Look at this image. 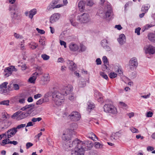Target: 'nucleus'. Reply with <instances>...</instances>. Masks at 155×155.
<instances>
[{
    "label": "nucleus",
    "instance_id": "69168bd1",
    "mask_svg": "<svg viewBox=\"0 0 155 155\" xmlns=\"http://www.w3.org/2000/svg\"><path fill=\"white\" fill-rule=\"evenodd\" d=\"M42 96V95L39 94L35 95L34 96V98L35 99H37L38 98L41 97Z\"/></svg>",
    "mask_w": 155,
    "mask_h": 155
},
{
    "label": "nucleus",
    "instance_id": "0eeeda50",
    "mask_svg": "<svg viewBox=\"0 0 155 155\" xmlns=\"http://www.w3.org/2000/svg\"><path fill=\"white\" fill-rule=\"evenodd\" d=\"M60 0H53L50 3L49 5L47 6V10L50 11L55 8H59L63 6L62 4H59L56 5L59 2Z\"/></svg>",
    "mask_w": 155,
    "mask_h": 155
},
{
    "label": "nucleus",
    "instance_id": "3c124183",
    "mask_svg": "<svg viewBox=\"0 0 155 155\" xmlns=\"http://www.w3.org/2000/svg\"><path fill=\"white\" fill-rule=\"evenodd\" d=\"M77 66H71L69 65V69L72 71H74L76 69Z\"/></svg>",
    "mask_w": 155,
    "mask_h": 155
},
{
    "label": "nucleus",
    "instance_id": "a19ab883",
    "mask_svg": "<svg viewBox=\"0 0 155 155\" xmlns=\"http://www.w3.org/2000/svg\"><path fill=\"white\" fill-rule=\"evenodd\" d=\"M100 74L102 77L106 80H107L108 79L107 75L103 72H101L100 73Z\"/></svg>",
    "mask_w": 155,
    "mask_h": 155
},
{
    "label": "nucleus",
    "instance_id": "37998d69",
    "mask_svg": "<svg viewBox=\"0 0 155 155\" xmlns=\"http://www.w3.org/2000/svg\"><path fill=\"white\" fill-rule=\"evenodd\" d=\"M117 74L114 72H111L109 74V76L110 78H116L117 76Z\"/></svg>",
    "mask_w": 155,
    "mask_h": 155
},
{
    "label": "nucleus",
    "instance_id": "ea45409f",
    "mask_svg": "<svg viewBox=\"0 0 155 155\" xmlns=\"http://www.w3.org/2000/svg\"><path fill=\"white\" fill-rule=\"evenodd\" d=\"M103 146L102 144H101L98 142H96L95 143V147L96 148H101Z\"/></svg>",
    "mask_w": 155,
    "mask_h": 155
},
{
    "label": "nucleus",
    "instance_id": "338daca9",
    "mask_svg": "<svg viewBox=\"0 0 155 155\" xmlns=\"http://www.w3.org/2000/svg\"><path fill=\"white\" fill-rule=\"evenodd\" d=\"M74 98V94H70L69 97V99L71 101H73Z\"/></svg>",
    "mask_w": 155,
    "mask_h": 155
},
{
    "label": "nucleus",
    "instance_id": "473e14b6",
    "mask_svg": "<svg viewBox=\"0 0 155 155\" xmlns=\"http://www.w3.org/2000/svg\"><path fill=\"white\" fill-rule=\"evenodd\" d=\"M29 48L32 49H35L38 47V45L36 43L31 42L29 44Z\"/></svg>",
    "mask_w": 155,
    "mask_h": 155
},
{
    "label": "nucleus",
    "instance_id": "7ed1b4c3",
    "mask_svg": "<svg viewBox=\"0 0 155 155\" xmlns=\"http://www.w3.org/2000/svg\"><path fill=\"white\" fill-rule=\"evenodd\" d=\"M64 94L61 91H55L52 93V97L56 105H61L64 101Z\"/></svg>",
    "mask_w": 155,
    "mask_h": 155
},
{
    "label": "nucleus",
    "instance_id": "de8ad7c7",
    "mask_svg": "<svg viewBox=\"0 0 155 155\" xmlns=\"http://www.w3.org/2000/svg\"><path fill=\"white\" fill-rule=\"evenodd\" d=\"M42 120V118L41 117H38L37 118H33L31 120V121L34 122H35L37 121H39Z\"/></svg>",
    "mask_w": 155,
    "mask_h": 155
},
{
    "label": "nucleus",
    "instance_id": "cd10ccee",
    "mask_svg": "<svg viewBox=\"0 0 155 155\" xmlns=\"http://www.w3.org/2000/svg\"><path fill=\"white\" fill-rule=\"evenodd\" d=\"M71 155H84L83 151H79L78 150H72Z\"/></svg>",
    "mask_w": 155,
    "mask_h": 155
},
{
    "label": "nucleus",
    "instance_id": "f257e3e1",
    "mask_svg": "<svg viewBox=\"0 0 155 155\" xmlns=\"http://www.w3.org/2000/svg\"><path fill=\"white\" fill-rule=\"evenodd\" d=\"M69 142H68L66 144L68 151L71 150V148L74 146L77 150L79 151H83L84 153V151L87 150H90L92 147L91 143L88 141H82L76 139L72 142L71 144H69Z\"/></svg>",
    "mask_w": 155,
    "mask_h": 155
},
{
    "label": "nucleus",
    "instance_id": "a878e982",
    "mask_svg": "<svg viewBox=\"0 0 155 155\" xmlns=\"http://www.w3.org/2000/svg\"><path fill=\"white\" fill-rule=\"evenodd\" d=\"M70 49L73 51H76L79 49L78 46L76 44H71L69 46Z\"/></svg>",
    "mask_w": 155,
    "mask_h": 155
},
{
    "label": "nucleus",
    "instance_id": "6ab92c4d",
    "mask_svg": "<svg viewBox=\"0 0 155 155\" xmlns=\"http://www.w3.org/2000/svg\"><path fill=\"white\" fill-rule=\"evenodd\" d=\"M94 96L95 99L97 100L98 102L100 103L103 102L102 96L99 92L95 91L94 93Z\"/></svg>",
    "mask_w": 155,
    "mask_h": 155
},
{
    "label": "nucleus",
    "instance_id": "c9c22d12",
    "mask_svg": "<svg viewBox=\"0 0 155 155\" xmlns=\"http://www.w3.org/2000/svg\"><path fill=\"white\" fill-rule=\"evenodd\" d=\"M102 61L104 64V65L106 67H107L106 65L108 64V61L107 58V57L106 56H104L102 58Z\"/></svg>",
    "mask_w": 155,
    "mask_h": 155
},
{
    "label": "nucleus",
    "instance_id": "412c9836",
    "mask_svg": "<svg viewBox=\"0 0 155 155\" xmlns=\"http://www.w3.org/2000/svg\"><path fill=\"white\" fill-rule=\"evenodd\" d=\"M107 41L106 39L103 40L101 41V45L103 48L107 51H109L110 50V47L107 45Z\"/></svg>",
    "mask_w": 155,
    "mask_h": 155
},
{
    "label": "nucleus",
    "instance_id": "423d86ee",
    "mask_svg": "<svg viewBox=\"0 0 155 155\" xmlns=\"http://www.w3.org/2000/svg\"><path fill=\"white\" fill-rule=\"evenodd\" d=\"M77 20L81 23H86L90 20L89 15L87 13H84L78 15L77 17Z\"/></svg>",
    "mask_w": 155,
    "mask_h": 155
},
{
    "label": "nucleus",
    "instance_id": "dca6fc26",
    "mask_svg": "<svg viewBox=\"0 0 155 155\" xmlns=\"http://www.w3.org/2000/svg\"><path fill=\"white\" fill-rule=\"evenodd\" d=\"M71 135L70 133L65 134L64 133L62 136V138L63 140H64L66 141L65 143V148L66 150L68 151V149L67 148V146L66 145V143L68 142H69V144H71L72 142L70 141V138L71 137Z\"/></svg>",
    "mask_w": 155,
    "mask_h": 155
},
{
    "label": "nucleus",
    "instance_id": "6e6552de",
    "mask_svg": "<svg viewBox=\"0 0 155 155\" xmlns=\"http://www.w3.org/2000/svg\"><path fill=\"white\" fill-rule=\"evenodd\" d=\"M17 69L15 68V66L13 65L10 66L5 68L4 69V72L5 73L4 76L5 77H8L11 75L13 71H17Z\"/></svg>",
    "mask_w": 155,
    "mask_h": 155
},
{
    "label": "nucleus",
    "instance_id": "393cba45",
    "mask_svg": "<svg viewBox=\"0 0 155 155\" xmlns=\"http://www.w3.org/2000/svg\"><path fill=\"white\" fill-rule=\"evenodd\" d=\"M87 104L88 106L87 110L89 112L90 111V110L94 109L95 107L94 104L91 101H88L87 103Z\"/></svg>",
    "mask_w": 155,
    "mask_h": 155
},
{
    "label": "nucleus",
    "instance_id": "39448f33",
    "mask_svg": "<svg viewBox=\"0 0 155 155\" xmlns=\"http://www.w3.org/2000/svg\"><path fill=\"white\" fill-rule=\"evenodd\" d=\"M104 111L106 113H110L113 115H116L117 113V108L113 105L110 104H106L103 107Z\"/></svg>",
    "mask_w": 155,
    "mask_h": 155
},
{
    "label": "nucleus",
    "instance_id": "052dcab7",
    "mask_svg": "<svg viewBox=\"0 0 155 155\" xmlns=\"http://www.w3.org/2000/svg\"><path fill=\"white\" fill-rule=\"evenodd\" d=\"M21 68L22 71H24L27 68V67L25 64H23L21 66Z\"/></svg>",
    "mask_w": 155,
    "mask_h": 155
},
{
    "label": "nucleus",
    "instance_id": "13d9d810",
    "mask_svg": "<svg viewBox=\"0 0 155 155\" xmlns=\"http://www.w3.org/2000/svg\"><path fill=\"white\" fill-rule=\"evenodd\" d=\"M13 87L15 90H18L19 88L18 85L15 84H13Z\"/></svg>",
    "mask_w": 155,
    "mask_h": 155
},
{
    "label": "nucleus",
    "instance_id": "bf43d9fd",
    "mask_svg": "<svg viewBox=\"0 0 155 155\" xmlns=\"http://www.w3.org/2000/svg\"><path fill=\"white\" fill-rule=\"evenodd\" d=\"M153 115V113L150 111L147 112L146 114V116L147 117H151Z\"/></svg>",
    "mask_w": 155,
    "mask_h": 155
},
{
    "label": "nucleus",
    "instance_id": "4468645a",
    "mask_svg": "<svg viewBox=\"0 0 155 155\" xmlns=\"http://www.w3.org/2000/svg\"><path fill=\"white\" fill-rule=\"evenodd\" d=\"M144 50L146 54H153L155 53V48L151 45L146 46L144 48Z\"/></svg>",
    "mask_w": 155,
    "mask_h": 155
},
{
    "label": "nucleus",
    "instance_id": "79ce46f5",
    "mask_svg": "<svg viewBox=\"0 0 155 155\" xmlns=\"http://www.w3.org/2000/svg\"><path fill=\"white\" fill-rule=\"evenodd\" d=\"M41 57L44 60H47L50 58V57L45 54H42Z\"/></svg>",
    "mask_w": 155,
    "mask_h": 155
},
{
    "label": "nucleus",
    "instance_id": "c03bdc74",
    "mask_svg": "<svg viewBox=\"0 0 155 155\" xmlns=\"http://www.w3.org/2000/svg\"><path fill=\"white\" fill-rule=\"evenodd\" d=\"M52 93L51 91H49V92L45 94L44 95V97L48 98L49 97L52 95Z\"/></svg>",
    "mask_w": 155,
    "mask_h": 155
},
{
    "label": "nucleus",
    "instance_id": "4c0bfd02",
    "mask_svg": "<svg viewBox=\"0 0 155 155\" xmlns=\"http://www.w3.org/2000/svg\"><path fill=\"white\" fill-rule=\"evenodd\" d=\"M9 101L8 100H5L0 102V104L1 105L8 106L9 105Z\"/></svg>",
    "mask_w": 155,
    "mask_h": 155
},
{
    "label": "nucleus",
    "instance_id": "9b49d317",
    "mask_svg": "<svg viewBox=\"0 0 155 155\" xmlns=\"http://www.w3.org/2000/svg\"><path fill=\"white\" fill-rule=\"evenodd\" d=\"M68 117L72 121H76L80 120L81 115L78 112L74 111L68 115Z\"/></svg>",
    "mask_w": 155,
    "mask_h": 155
},
{
    "label": "nucleus",
    "instance_id": "58836bf2",
    "mask_svg": "<svg viewBox=\"0 0 155 155\" xmlns=\"http://www.w3.org/2000/svg\"><path fill=\"white\" fill-rule=\"evenodd\" d=\"M13 35L15 37L16 39H23V38L22 35H20L18 34L17 33H14Z\"/></svg>",
    "mask_w": 155,
    "mask_h": 155
},
{
    "label": "nucleus",
    "instance_id": "49530a36",
    "mask_svg": "<svg viewBox=\"0 0 155 155\" xmlns=\"http://www.w3.org/2000/svg\"><path fill=\"white\" fill-rule=\"evenodd\" d=\"M130 130L133 133H138L139 132L137 129L133 127H130Z\"/></svg>",
    "mask_w": 155,
    "mask_h": 155
},
{
    "label": "nucleus",
    "instance_id": "7c9ffc66",
    "mask_svg": "<svg viewBox=\"0 0 155 155\" xmlns=\"http://www.w3.org/2000/svg\"><path fill=\"white\" fill-rule=\"evenodd\" d=\"M87 137L94 140H96L95 139H97V137L93 133L91 132L87 135Z\"/></svg>",
    "mask_w": 155,
    "mask_h": 155
},
{
    "label": "nucleus",
    "instance_id": "ddd939ff",
    "mask_svg": "<svg viewBox=\"0 0 155 155\" xmlns=\"http://www.w3.org/2000/svg\"><path fill=\"white\" fill-rule=\"evenodd\" d=\"M73 90L72 86L71 84H68L64 86L63 89L61 91L64 94V96H66L68 94H71Z\"/></svg>",
    "mask_w": 155,
    "mask_h": 155
},
{
    "label": "nucleus",
    "instance_id": "603ef678",
    "mask_svg": "<svg viewBox=\"0 0 155 155\" xmlns=\"http://www.w3.org/2000/svg\"><path fill=\"white\" fill-rule=\"evenodd\" d=\"M152 26V25H149V24H147L145 26L144 28V29L143 30V31L145 30H148L150 28H151Z\"/></svg>",
    "mask_w": 155,
    "mask_h": 155
},
{
    "label": "nucleus",
    "instance_id": "c756f323",
    "mask_svg": "<svg viewBox=\"0 0 155 155\" xmlns=\"http://www.w3.org/2000/svg\"><path fill=\"white\" fill-rule=\"evenodd\" d=\"M148 39L152 42L155 41V34L153 33L149 34L147 36Z\"/></svg>",
    "mask_w": 155,
    "mask_h": 155
},
{
    "label": "nucleus",
    "instance_id": "2eb2a0df",
    "mask_svg": "<svg viewBox=\"0 0 155 155\" xmlns=\"http://www.w3.org/2000/svg\"><path fill=\"white\" fill-rule=\"evenodd\" d=\"M7 82H4L0 85V92L2 94H7L9 92V90L7 88Z\"/></svg>",
    "mask_w": 155,
    "mask_h": 155
},
{
    "label": "nucleus",
    "instance_id": "09e8293b",
    "mask_svg": "<svg viewBox=\"0 0 155 155\" xmlns=\"http://www.w3.org/2000/svg\"><path fill=\"white\" fill-rule=\"evenodd\" d=\"M86 49V47L83 45H81L80 46V49L79 51L83 52L85 51Z\"/></svg>",
    "mask_w": 155,
    "mask_h": 155
},
{
    "label": "nucleus",
    "instance_id": "4d7b16f0",
    "mask_svg": "<svg viewBox=\"0 0 155 155\" xmlns=\"http://www.w3.org/2000/svg\"><path fill=\"white\" fill-rule=\"evenodd\" d=\"M36 30L37 31L38 33L41 34H44L45 32L44 30L39 29L38 28H36Z\"/></svg>",
    "mask_w": 155,
    "mask_h": 155
},
{
    "label": "nucleus",
    "instance_id": "5701e85b",
    "mask_svg": "<svg viewBox=\"0 0 155 155\" xmlns=\"http://www.w3.org/2000/svg\"><path fill=\"white\" fill-rule=\"evenodd\" d=\"M38 75V74L37 72L34 73L32 76L29 78L28 81L31 83H35L37 78V76Z\"/></svg>",
    "mask_w": 155,
    "mask_h": 155
},
{
    "label": "nucleus",
    "instance_id": "e433bc0d",
    "mask_svg": "<svg viewBox=\"0 0 155 155\" xmlns=\"http://www.w3.org/2000/svg\"><path fill=\"white\" fill-rule=\"evenodd\" d=\"M85 4L88 6H92L94 4V3L92 0H87Z\"/></svg>",
    "mask_w": 155,
    "mask_h": 155
},
{
    "label": "nucleus",
    "instance_id": "f704fd0d",
    "mask_svg": "<svg viewBox=\"0 0 155 155\" xmlns=\"http://www.w3.org/2000/svg\"><path fill=\"white\" fill-rule=\"evenodd\" d=\"M2 117L4 120L8 119L10 117V115L6 112L2 113Z\"/></svg>",
    "mask_w": 155,
    "mask_h": 155
},
{
    "label": "nucleus",
    "instance_id": "20e7f679",
    "mask_svg": "<svg viewBox=\"0 0 155 155\" xmlns=\"http://www.w3.org/2000/svg\"><path fill=\"white\" fill-rule=\"evenodd\" d=\"M9 10L10 12L11 16L13 20L18 19V15L17 12L18 10V8L16 5H13L9 7Z\"/></svg>",
    "mask_w": 155,
    "mask_h": 155
},
{
    "label": "nucleus",
    "instance_id": "c85d7f7f",
    "mask_svg": "<svg viewBox=\"0 0 155 155\" xmlns=\"http://www.w3.org/2000/svg\"><path fill=\"white\" fill-rule=\"evenodd\" d=\"M150 6L149 5H143L141 8V12L145 13H146L150 8Z\"/></svg>",
    "mask_w": 155,
    "mask_h": 155
},
{
    "label": "nucleus",
    "instance_id": "6e6d98bb",
    "mask_svg": "<svg viewBox=\"0 0 155 155\" xmlns=\"http://www.w3.org/2000/svg\"><path fill=\"white\" fill-rule=\"evenodd\" d=\"M33 145V143L30 142H28L26 144V148L28 149Z\"/></svg>",
    "mask_w": 155,
    "mask_h": 155
},
{
    "label": "nucleus",
    "instance_id": "f3484780",
    "mask_svg": "<svg viewBox=\"0 0 155 155\" xmlns=\"http://www.w3.org/2000/svg\"><path fill=\"white\" fill-rule=\"evenodd\" d=\"M69 20L72 25L77 28H79V23L76 22L75 16L74 15H72L70 16Z\"/></svg>",
    "mask_w": 155,
    "mask_h": 155
},
{
    "label": "nucleus",
    "instance_id": "f03ea898",
    "mask_svg": "<svg viewBox=\"0 0 155 155\" xmlns=\"http://www.w3.org/2000/svg\"><path fill=\"white\" fill-rule=\"evenodd\" d=\"M35 106L34 104L27 105L21 108L20 110L24 111L30 108L26 112H22L21 111H18L14 113L11 116V118L16 119L17 120H19L24 119L29 116H30L32 112V108Z\"/></svg>",
    "mask_w": 155,
    "mask_h": 155
},
{
    "label": "nucleus",
    "instance_id": "e2e57ef3",
    "mask_svg": "<svg viewBox=\"0 0 155 155\" xmlns=\"http://www.w3.org/2000/svg\"><path fill=\"white\" fill-rule=\"evenodd\" d=\"M96 62L97 65H100L101 64V59L100 58H97V59Z\"/></svg>",
    "mask_w": 155,
    "mask_h": 155
},
{
    "label": "nucleus",
    "instance_id": "f8f14e48",
    "mask_svg": "<svg viewBox=\"0 0 155 155\" xmlns=\"http://www.w3.org/2000/svg\"><path fill=\"white\" fill-rule=\"evenodd\" d=\"M107 7L108 10L106 13L103 15H101L102 14L100 15L101 17L104 19L110 17L113 13L112 9L111 6L109 5H107Z\"/></svg>",
    "mask_w": 155,
    "mask_h": 155
},
{
    "label": "nucleus",
    "instance_id": "aec40b11",
    "mask_svg": "<svg viewBox=\"0 0 155 155\" xmlns=\"http://www.w3.org/2000/svg\"><path fill=\"white\" fill-rule=\"evenodd\" d=\"M122 133L120 131L115 133H113L110 136V139L112 140L119 139V138L121 137L122 135Z\"/></svg>",
    "mask_w": 155,
    "mask_h": 155
},
{
    "label": "nucleus",
    "instance_id": "0e129e2a",
    "mask_svg": "<svg viewBox=\"0 0 155 155\" xmlns=\"http://www.w3.org/2000/svg\"><path fill=\"white\" fill-rule=\"evenodd\" d=\"M25 98H22L19 99L18 102L21 104H24L25 103Z\"/></svg>",
    "mask_w": 155,
    "mask_h": 155
},
{
    "label": "nucleus",
    "instance_id": "774afa93",
    "mask_svg": "<svg viewBox=\"0 0 155 155\" xmlns=\"http://www.w3.org/2000/svg\"><path fill=\"white\" fill-rule=\"evenodd\" d=\"M154 148L153 147L148 146L147 147V150L148 151H152L154 150Z\"/></svg>",
    "mask_w": 155,
    "mask_h": 155
},
{
    "label": "nucleus",
    "instance_id": "8fccbe9b",
    "mask_svg": "<svg viewBox=\"0 0 155 155\" xmlns=\"http://www.w3.org/2000/svg\"><path fill=\"white\" fill-rule=\"evenodd\" d=\"M44 99H42V98L40 99L37 101L36 104L37 105L41 104L44 103Z\"/></svg>",
    "mask_w": 155,
    "mask_h": 155
},
{
    "label": "nucleus",
    "instance_id": "5fc2aeb1",
    "mask_svg": "<svg viewBox=\"0 0 155 155\" xmlns=\"http://www.w3.org/2000/svg\"><path fill=\"white\" fill-rule=\"evenodd\" d=\"M141 30V28L140 27H138L135 29V33H137L138 35H140V31Z\"/></svg>",
    "mask_w": 155,
    "mask_h": 155
},
{
    "label": "nucleus",
    "instance_id": "72a5a7b5",
    "mask_svg": "<svg viewBox=\"0 0 155 155\" xmlns=\"http://www.w3.org/2000/svg\"><path fill=\"white\" fill-rule=\"evenodd\" d=\"M10 141V140L9 139L6 138V139L2 140V143L1 144V145L2 146H5V145L10 143H9Z\"/></svg>",
    "mask_w": 155,
    "mask_h": 155
},
{
    "label": "nucleus",
    "instance_id": "9d476101",
    "mask_svg": "<svg viewBox=\"0 0 155 155\" xmlns=\"http://www.w3.org/2000/svg\"><path fill=\"white\" fill-rule=\"evenodd\" d=\"M138 65L137 59L135 57L131 58L129 61V67L130 70L132 71L136 69Z\"/></svg>",
    "mask_w": 155,
    "mask_h": 155
},
{
    "label": "nucleus",
    "instance_id": "a211bd4d",
    "mask_svg": "<svg viewBox=\"0 0 155 155\" xmlns=\"http://www.w3.org/2000/svg\"><path fill=\"white\" fill-rule=\"evenodd\" d=\"M60 17V14L59 13H55L53 14L50 18V22L53 23L57 21Z\"/></svg>",
    "mask_w": 155,
    "mask_h": 155
},
{
    "label": "nucleus",
    "instance_id": "864d4df0",
    "mask_svg": "<svg viewBox=\"0 0 155 155\" xmlns=\"http://www.w3.org/2000/svg\"><path fill=\"white\" fill-rule=\"evenodd\" d=\"M25 126V124H22L18 125L17 127H15V128L16 129V130H17L18 129H20L21 128L24 127Z\"/></svg>",
    "mask_w": 155,
    "mask_h": 155
},
{
    "label": "nucleus",
    "instance_id": "bb28decb",
    "mask_svg": "<svg viewBox=\"0 0 155 155\" xmlns=\"http://www.w3.org/2000/svg\"><path fill=\"white\" fill-rule=\"evenodd\" d=\"M37 11L36 9H33L31 10L29 12L28 17L31 19H32L33 16L37 13Z\"/></svg>",
    "mask_w": 155,
    "mask_h": 155
},
{
    "label": "nucleus",
    "instance_id": "4be33fe9",
    "mask_svg": "<svg viewBox=\"0 0 155 155\" xmlns=\"http://www.w3.org/2000/svg\"><path fill=\"white\" fill-rule=\"evenodd\" d=\"M118 41L120 44L122 45L126 42V38L125 35L123 34H121L119 36V38Z\"/></svg>",
    "mask_w": 155,
    "mask_h": 155
},
{
    "label": "nucleus",
    "instance_id": "2f4dec72",
    "mask_svg": "<svg viewBox=\"0 0 155 155\" xmlns=\"http://www.w3.org/2000/svg\"><path fill=\"white\" fill-rule=\"evenodd\" d=\"M86 82L84 79H81L79 83V86L80 87H83L85 86L86 85Z\"/></svg>",
    "mask_w": 155,
    "mask_h": 155
},
{
    "label": "nucleus",
    "instance_id": "b1692460",
    "mask_svg": "<svg viewBox=\"0 0 155 155\" xmlns=\"http://www.w3.org/2000/svg\"><path fill=\"white\" fill-rule=\"evenodd\" d=\"M85 3L86 2L84 1H81L79 2L78 6L80 11L82 12L84 11Z\"/></svg>",
    "mask_w": 155,
    "mask_h": 155
},
{
    "label": "nucleus",
    "instance_id": "1a4fd4ad",
    "mask_svg": "<svg viewBox=\"0 0 155 155\" xmlns=\"http://www.w3.org/2000/svg\"><path fill=\"white\" fill-rule=\"evenodd\" d=\"M17 131V130H16L15 127H13L9 129L5 133V138L8 139L10 138L15 135Z\"/></svg>",
    "mask_w": 155,
    "mask_h": 155
},
{
    "label": "nucleus",
    "instance_id": "a18cd8bd",
    "mask_svg": "<svg viewBox=\"0 0 155 155\" xmlns=\"http://www.w3.org/2000/svg\"><path fill=\"white\" fill-rule=\"evenodd\" d=\"M50 80V77L48 75H45L44 77L43 81L45 82H48Z\"/></svg>",
    "mask_w": 155,
    "mask_h": 155
},
{
    "label": "nucleus",
    "instance_id": "680f3d73",
    "mask_svg": "<svg viewBox=\"0 0 155 155\" xmlns=\"http://www.w3.org/2000/svg\"><path fill=\"white\" fill-rule=\"evenodd\" d=\"M60 44L61 45H63L65 48H66L67 47L65 41L60 40Z\"/></svg>",
    "mask_w": 155,
    "mask_h": 155
}]
</instances>
